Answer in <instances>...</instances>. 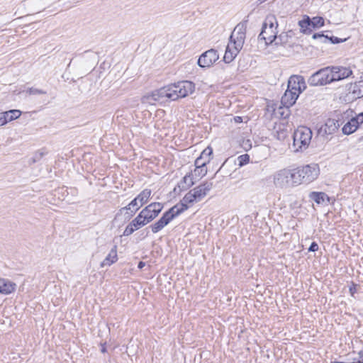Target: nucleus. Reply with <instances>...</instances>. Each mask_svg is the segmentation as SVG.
Returning <instances> with one entry per match:
<instances>
[{"label":"nucleus","instance_id":"nucleus-41","mask_svg":"<svg viewBox=\"0 0 363 363\" xmlns=\"http://www.w3.org/2000/svg\"><path fill=\"white\" fill-rule=\"evenodd\" d=\"M359 359L358 360H363V352L360 351L359 353Z\"/></svg>","mask_w":363,"mask_h":363},{"label":"nucleus","instance_id":"nucleus-23","mask_svg":"<svg viewBox=\"0 0 363 363\" xmlns=\"http://www.w3.org/2000/svg\"><path fill=\"white\" fill-rule=\"evenodd\" d=\"M151 196V191L150 189H144L140 194L135 198L129 204H140L146 203Z\"/></svg>","mask_w":363,"mask_h":363},{"label":"nucleus","instance_id":"nucleus-21","mask_svg":"<svg viewBox=\"0 0 363 363\" xmlns=\"http://www.w3.org/2000/svg\"><path fill=\"white\" fill-rule=\"evenodd\" d=\"M117 260V246L114 245L100 265L101 267H109L113 263L116 262Z\"/></svg>","mask_w":363,"mask_h":363},{"label":"nucleus","instance_id":"nucleus-32","mask_svg":"<svg viewBox=\"0 0 363 363\" xmlns=\"http://www.w3.org/2000/svg\"><path fill=\"white\" fill-rule=\"evenodd\" d=\"M130 224L136 229H139L140 227L147 224L143 218L138 215L134 220H132Z\"/></svg>","mask_w":363,"mask_h":363},{"label":"nucleus","instance_id":"nucleus-42","mask_svg":"<svg viewBox=\"0 0 363 363\" xmlns=\"http://www.w3.org/2000/svg\"><path fill=\"white\" fill-rule=\"evenodd\" d=\"M150 204L156 205V204H160V203H158V202H152V203H151Z\"/></svg>","mask_w":363,"mask_h":363},{"label":"nucleus","instance_id":"nucleus-9","mask_svg":"<svg viewBox=\"0 0 363 363\" xmlns=\"http://www.w3.org/2000/svg\"><path fill=\"white\" fill-rule=\"evenodd\" d=\"M167 99V93L165 86L155 90L150 94L143 96L142 103L147 105H156L157 103H161Z\"/></svg>","mask_w":363,"mask_h":363},{"label":"nucleus","instance_id":"nucleus-13","mask_svg":"<svg viewBox=\"0 0 363 363\" xmlns=\"http://www.w3.org/2000/svg\"><path fill=\"white\" fill-rule=\"evenodd\" d=\"M330 71L332 82L346 79L352 74L350 68L345 67H333L330 68Z\"/></svg>","mask_w":363,"mask_h":363},{"label":"nucleus","instance_id":"nucleus-7","mask_svg":"<svg viewBox=\"0 0 363 363\" xmlns=\"http://www.w3.org/2000/svg\"><path fill=\"white\" fill-rule=\"evenodd\" d=\"M212 182H206L188 192L184 197L186 203L200 202L211 189Z\"/></svg>","mask_w":363,"mask_h":363},{"label":"nucleus","instance_id":"nucleus-8","mask_svg":"<svg viewBox=\"0 0 363 363\" xmlns=\"http://www.w3.org/2000/svg\"><path fill=\"white\" fill-rule=\"evenodd\" d=\"M331 71L330 67L320 69L313 74L308 79L310 86H323L332 82L330 79Z\"/></svg>","mask_w":363,"mask_h":363},{"label":"nucleus","instance_id":"nucleus-3","mask_svg":"<svg viewBox=\"0 0 363 363\" xmlns=\"http://www.w3.org/2000/svg\"><path fill=\"white\" fill-rule=\"evenodd\" d=\"M278 22L274 15L270 14L265 18L259 39L264 41L266 45L274 43L277 37Z\"/></svg>","mask_w":363,"mask_h":363},{"label":"nucleus","instance_id":"nucleus-29","mask_svg":"<svg viewBox=\"0 0 363 363\" xmlns=\"http://www.w3.org/2000/svg\"><path fill=\"white\" fill-rule=\"evenodd\" d=\"M352 91L355 96L358 98L363 96V79L352 85Z\"/></svg>","mask_w":363,"mask_h":363},{"label":"nucleus","instance_id":"nucleus-22","mask_svg":"<svg viewBox=\"0 0 363 363\" xmlns=\"http://www.w3.org/2000/svg\"><path fill=\"white\" fill-rule=\"evenodd\" d=\"M16 289V284L9 280L0 279V293L9 294Z\"/></svg>","mask_w":363,"mask_h":363},{"label":"nucleus","instance_id":"nucleus-6","mask_svg":"<svg viewBox=\"0 0 363 363\" xmlns=\"http://www.w3.org/2000/svg\"><path fill=\"white\" fill-rule=\"evenodd\" d=\"M299 184L311 183L319 175V168L317 164H311L302 167L296 168Z\"/></svg>","mask_w":363,"mask_h":363},{"label":"nucleus","instance_id":"nucleus-25","mask_svg":"<svg viewBox=\"0 0 363 363\" xmlns=\"http://www.w3.org/2000/svg\"><path fill=\"white\" fill-rule=\"evenodd\" d=\"M358 128L357 122L352 118L347 121L342 128V131L345 135H350Z\"/></svg>","mask_w":363,"mask_h":363},{"label":"nucleus","instance_id":"nucleus-35","mask_svg":"<svg viewBox=\"0 0 363 363\" xmlns=\"http://www.w3.org/2000/svg\"><path fill=\"white\" fill-rule=\"evenodd\" d=\"M135 230H136V229L130 223L126 226V228L123 232V235L128 236V235H131Z\"/></svg>","mask_w":363,"mask_h":363},{"label":"nucleus","instance_id":"nucleus-27","mask_svg":"<svg viewBox=\"0 0 363 363\" xmlns=\"http://www.w3.org/2000/svg\"><path fill=\"white\" fill-rule=\"evenodd\" d=\"M207 167L204 166L195 165V168L191 174L196 180H199L207 174Z\"/></svg>","mask_w":363,"mask_h":363},{"label":"nucleus","instance_id":"nucleus-2","mask_svg":"<svg viewBox=\"0 0 363 363\" xmlns=\"http://www.w3.org/2000/svg\"><path fill=\"white\" fill-rule=\"evenodd\" d=\"M167 99L175 101L191 94L195 90V85L190 81H182L165 86Z\"/></svg>","mask_w":363,"mask_h":363},{"label":"nucleus","instance_id":"nucleus-20","mask_svg":"<svg viewBox=\"0 0 363 363\" xmlns=\"http://www.w3.org/2000/svg\"><path fill=\"white\" fill-rule=\"evenodd\" d=\"M294 35V31L289 30L286 32H282L277 37V40L274 42L275 45H287L291 43V40Z\"/></svg>","mask_w":363,"mask_h":363},{"label":"nucleus","instance_id":"nucleus-18","mask_svg":"<svg viewBox=\"0 0 363 363\" xmlns=\"http://www.w3.org/2000/svg\"><path fill=\"white\" fill-rule=\"evenodd\" d=\"M212 153V148L210 147H207L202 151L200 156L198 158H196L194 162V165L206 167V164L209 163L211 161V156Z\"/></svg>","mask_w":363,"mask_h":363},{"label":"nucleus","instance_id":"nucleus-43","mask_svg":"<svg viewBox=\"0 0 363 363\" xmlns=\"http://www.w3.org/2000/svg\"><path fill=\"white\" fill-rule=\"evenodd\" d=\"M101 352H106V349H105V347H103V348L101 349Z\"/></svg>","mask_w":363,"mask_h":363},{"label":"nucleus","instance_id":"nucleus-16","mask_svg":"<svg viewBox=\"0 0 363 363\" xmlns=\"http://www.w3.org/2000/svg\"><path fill=\"white\" fill-rule=\"evenodd\" d=\"M308 198L311 202L320 204L322 203H334L335 199L333 197L328 196L325 192L322 191H312L309 193Z\"/></svg>","mask_w":363,"mask_h":363},{"label":"nucleus","instance_id":"nucleus-24","mask_svg":"<svg viewBox=\"0 0 363 363\" xmlns=\"http://www.w3.org/2000/svg\"><path fill=\"white\" fill-rule=\"evenodd\" d=\"M298 26H300L301 32L303 34L308 35L313 30L310 23V17L308 16H304L303 18L298 21Z\"/></svg>","mask_w":363,"mask_h":363},{"label":"nucleus","instance_id":"nucleus-44","mask_svg":"<svg viewBox=\"0 0 363 363\" xmlns=\"http://www.w3.org/2000/svg\"><path fill=\"white\" fill-rule=\"evenodd\" d=\"M331 363H345V362H332Z\"/></svg>","mask_w":363,"mask_h":363},{"label":"nucleus","instance_id":"nucleus-4","mask_svg":"<svg viewBox=\"0 0 363 363\" xmlns=\"http://www.w3.org/2000/svg\"><path fill=\"white\" fill-rule=\"evenodd\" d=\"M312 138V131L306 126L298 127L294 133L293 146L295 151H303L308 148Z\"/></svg>","mask_w":363,"mask_h":363},{"label":"nucleus","instance_id":"nucleus-14","mask_svg":"<svg viewBox=\"0 0 363 363\" xmlns=\"http://www.w3.org/2000/svg\"><path fill=\"white\" fill-rule=\"evenodd\" d=\"M242 46L238 45L236 43H233L232 40H230L223 57L224 62L225 63L231 62L241 50Z\"/></svg>","mask_w":363,"mask_h":363},{"label":"nucleus","instance_id":"nucleus-26","mask_svg":"<svg viewBox=\"0 0 363 363\" xmlns=\"http://www.w3.org/2000/svg\"><path fill=\"white\" fill-rule=\"evenodd\" d=\"M195 181L196 180L194 179L191 173L187 174L184 177L182 181H181L179 186L181 189H188L194 184Z\"/></svg>","mask_w":363,"mask_h":363},{"label":"nucleus","instance_id":"nucleus-45","mask_svg":"<svg viewBox=\"0 0 363 363\" xmlns=\"http://www.w3.org/2000/svg\"><path fill=\"white\" fill-rule=\"evenodd\" d=\"M240 119H241V118H240V117H238V120L236 119V121H240Z\"/></svg>","mask_w":363,"mask_h":363},{"label":"nucleus","instance_id":"nucleus-5","mask_svg":"<svg viewBox=\"0 0 363 363\" xmlns=\"http://www.w3.org/2000/svg\"><path fill=\"white\" fill-rule=\"evenodd\" d=\"M189 206H173L169 211L165 212L162 217L156 223L150 225L153 233H157L168 225L176 216L188 209Z\"/></svg>","mask_w":363,"mask_h":363},{"label":"nucleus","instance_id":"nucleus-30","mask_svg":"<svg viewBox=\"0 0 363 363\" xmlns=\"http://www.w3.org/2000/svg\"><path fill=\"white\" fill-rule=\"evenodd\" d=\"M313 39H320L322 40V42H324V43H325L327 41H330L332 43H340V40H338V38L337 37L329 38L328 35H325L323 34H320V33L313 34Z\"/></svg>","mask_w":363,"mask_h":363},{"label":"nucleus","instance_id":"nucleus-11","mask_svg":"<svg viewBox=\"0 0 363 363\" xmlns=\"http://www.w3.org/2000/svg\"><path fill=\"white\" fill-rule=\"evenodd\" d=\"M246 28L245 23H238L232 32L230 40L236 43L238 45H243L245 40Z\"/></svg>","mask_w":363,"mask_h":363},{"label":"nucleus","instance_id":"nucleus-37","mask_svg":"<svg viewBox=\"0 0 363 363\" xmlns=\"http://www.w3.org/2000/svg\"><path fill=\"white\" fill-rule=\"evenodd\" d=\"M6 124V118H5L4 112L0 113V126L5 125Z\"/></svg>","mask_w":363,"mask_h":363},{"label":"nucleus","instance_id":"nucleus-31","mask_svg":"<svg viewBox=\"0 0 363 363\" xmlns=\"http://www.w3.org/2000/svg\"><path fill=\"white\" fill-rule=\"evenodd\" d=\"M310 23L313 29L318 28L324 26V19L320 16L310 18Z\"/></svg>","mask_w":363,"mask_h":363},{"label":"nucleus","instance_id":"nucleus-33","mask_svg":"<svg viewBox=\"0 0 363 363\" xmlns=\"http://www.w3.org/2000/svg\"><path fill=\"white\" fill-rule=\"evenodd\" d=\"M238 164L242 167L247 164L250 161V156L247 154H244L238 157Z\"/></svg>","mask_w":363,"mask_h":363},{"label":"nucleus","instance_id":"nucleus-36","mask_svg":"<svg viewBox=\"0 0 363 363\" xmlns=\"http://www.w3.org/2000/svg\"><path fill=\"white\" fill-rule=\"evenodd\" d=\"M352 118L357 122V126L359 127L360 124L363 123V112Z\"/></svg>","mask_w":363,"mask_h":363},{"label":"nucleus","instance_id":"nucleus-12","mask_svg":"<svg viewBox=\"0 0 363 363\" xmlns=\"http://www.w3.org/2000/svg\"><path fill=\"white\" fill-rule=\"evenodd\" d=\"M306 88V82L302 76L293 75L289 79L287 89L300 94Z\"/></svg>","mask_w":363,"mask_h":363},{"label":"nucleus","instance_id":"nucleus-28","mask_svg":"<svg viewBox=\"0 0 363 363\" xmlns=\"http://www.w3.org/2000/svg\"><path fill=\"white\" fill-rule=\"evenodd\" d=\"M21 113V111L18 109H11L4 111L5 118H6V123L18 118Z\"/></svg>","mask_w":363,"mask_h":363},{"label":"nucleus","instance_id":"nucleus-19","mask_svg":"<svg viewBox=\"0 0 363 363\" xmlns=\"http://www.w3.org/2000/svg\"><path fill=\"white\" fill-rule=\"evenodd\" d=\"M297 93L298 92H294L289 89H286L284 94L281 97V104L286 107H290L293 106L300 95Z\"/></svg>","mask_w":363,"mask_h":363},{"label":"nucleus","instance_id":"nucleus-38","mask_svg":"<svg viewBox=\"0 0 363 363\" xmlns=\"http://www.w3.org/2000/svg\"><path fill=\"white\" fill-rule=\"evenodd\" d=\"M318 250V245L316 242H313L311 243L308 250L310 252H316Z\"/></svg>","mask_w":363,"mask_h":363},{"label":"nucleus","instance_id":"nucleus-46","mask_svg":"<svg viewBox=\"0 0 363 363\" xmlns=\"http://www.w3.org/2000/svg\"><path fill=\"white\" fill-rule=\"evenodd\" d=\"M125 209H130V208H127L126 207L125 208H123V210H125Z\"/></svg>","mask_w":363,"mask_h":363},{"label":"nucleus","instance_id":"nucleus-15","mask_svg":"<svg viewBox=\"0 0 363 363\" xmlns=\"http://www.w3.org/2000/svg\"><path fill=\"white\" fill-rule=\"evenodd\" d=\"M340 126L339 122L335 119L329 118L327 120L324 125L319 129V133L323 136L333 135L338 129Z\"/></svg>","mask_w":363,"mask_h":363},{"label":"nucleus","instance_id":"nucleus-40","mask_svg":"<svg viewBox=\"0 0 363 363\" xmlns=\"http://www.w3.org/2000/svg\"><path fill=\"white\" fill-rule=\"evenodd\" d=\"M145 262H142V261H140V262L138 263V267L139 269H143V268L145 267Z\"/></svg>","mask_w":363,"mask_h":363},{"label":"nucleus","instance_id":"nucleus-10","mask_svg":"<svg viewBox=\"0 0 363 363\" xmlns=\"http://www.w3.org/2000/svg\"><path fill=\"white\" fill-rule=\"evenodd\" d=\"M219 55L217 50L210 49L204 52L198 60V65L202 68L211 67L218 60Z\"/></svg>","mask_w":363,"mask_h":363},{"label":"nucleus","instance_id":"nucleus-17","mask_svg":"<svg viewBox=\"0 0 363 363\" xmlns=\"http://www.w3.org/2000/svg\"><path fill=\"white\" fill-rule=\"evenodd\" d=\"M156 206H146L139 215L148 223L154 219L160 212L161 208L157 209Z\"/></svg>","mask_w":363,"mask_h":363},{"label":"nucleus","instance_id":"nucleus-39","mask_svg":"<svg viewBox=\"0 0 363 363\" xmlns=\"http://www.w3.org/2000/svg\"><path fill=\"white\" fill-rule=\"evenodd\" d=\"M251 144H250V141L249 140H246L245 142H244L243 143V147L245 150H247L248 148H250L251 147Z\"/></svg>","mask_w":363,"mask_h":363},{"label":"nucleus","instance_id":"nucleus-34","mask_svg":"<svg viewBox=\"0 0 363 363\" xmlns=\"http://www.w3.org/2000/svg\"><path fill=\"white\" fill-rule=\"evenodd\" d=\"M26 94L29 95H35V94H45L46 92L43 90L35 89V88H29L26 90Z\"/></svg>","mask_w":363,"mask_h":363},{"label":"nucleus","instance_id":"nucleus-1","mask_svg":"<svg viewBox=\"0 0 363 363\" xmlns=\"http://www.w3.org/2000/svg\"><path fill=\"white\" fill-rule=\"evenodd\" d=\"M296 168H283L272 175L273 183L277 188L287 189L299 186Z\"/></svg>","mask_w":363,"mask_h":363},{"label":"nucleus","instance_id":"nucleus-47","mask_svg":"<svg viewBox=\"0 0 363 363\" xmlns=\"http://www.w3.org/2000/svg\"><path fill=\"white\" fill-rule=\"evenodd\" d=\"M361 362H362V363H363V359H362V360H361Z\"/></svg>","mask_w":363,"mask_h":363}]
</instances>
